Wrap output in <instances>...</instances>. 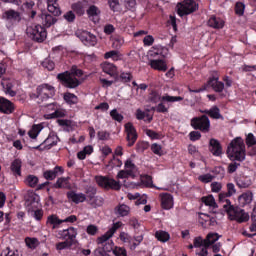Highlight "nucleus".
Instances as JSON below:
<instances>
[{"label": "nucleus", "mask_w": 256, "mask_h": 256, "mask_svg": "<svg viewBox=\"0 0 256 256\" xmlns=\"http://www.w3.org/2000/svg\"><path fill=\"white\" fill-rule=\"evenodd\" d=\"M213 179H215V176L207 173V174H204V175H200L198 177V180L201 181V183H211V181H213Z\"/></svg>", "instance_id": "55"}, {"label": "nucleus", "mask_w": 256, "mask_h": 256, "mask_svg": "<svg viewBox=\"0 0 256 256\" xmlns=\"http://www.w3.org/2000/svg\"><path fill=\"white\" fill-rule=\"evenodd\" d=\"M125 132L127 133L126 140L128 142L129 147H133L137 141V130L133 123L128 122L125 124Z\"/></svg>", "instance_id": "11"}, {"label": "nucleus", "mask_w": 256, "mask_h": 256, "mask_svg": "<svg viewBox=\"0 0 256 256\" xmlns=\"http://www.w3.org/2000/svg\"><path fill=\"white\" fill-rule=\"evenodd\" d=\"M25 243L29 249H37L39 247V240L37 238L27 237Z\"/></svg>", "instance_id": "44"}, {"label": "nucleus", "mask_w": 256, "mask_h": 256, "mask_svg": "<svg viewBox=\"0 0 256 256\" xmlns=\"http://www.w3.org/2000/svg\"><path fill=\"white\" fill-rule=\"evenodd\" d=\"M50 109H54V113L49 114V119H58L59 117H65V111L58 109L57 105H55Z\"/></svg>", "instance_id": "45"}, {"label": "nucleus", "mask_w": 256, "mask_h": 256, "mask_svg": "<svg viewBox=\"0 0 256 256\" xmlns=\"http://www.w3.org/2000/svg\"><path fill=\"white\" fill-rule=\"evenodd\" d=\"M114 211L116 215H119V217H127L131 212V208L125 204H119L115 207Z\"/></svg>", "instance_id": "29"}, {"label": "nucleus", "mask_w": 256, "mask_h": 256, "mask_svg": "<svg viewBox=\"0 0 256 256\" xmlns=\"http://www.w3.org/2000/svg\"><path fill=\"white\" fill-rule=\"evenodd\" d=\"M235 193H237L235 184L228 183L227 192H222L219 194V202L224 203L222 207L224 211H226L230 221H237V223H247V221H249V213L239 208V206L231 205V200L227 199V197H233Z\"/></svg>", "instance_id": "1"}, {"label": "nucleus", "mask_w": 256, "mask_h": 256, "mask_svg": "<svg viewBox=\"0 0 256 256\" xmlns=\"http://www.w3.org/2000/svg\"><path fill=\"white\" fill-rule=\"evenodd\" d=\"M113 251V241L111 242H106L103 247H99L94 250V255L95 256H101L103 253H111Z\"/></svg>", "instance_id": "27"}, {"label": "nucleus", "mask_w": 256, "mask_h": 256, "mask_svg": "<svg viewBox=\"0 0 256 256\" xmlns=\"http://www.w3.org/2000/svg\"><path fill=\"white\" fill-rule=\"evenodd\" d=\"M208 25H209V27H213V29H223L225 23L223 22V20H221V18L212 16L208 20Z\"/></svg>", "instance_id": "33"}, {"label": "nucleus", "mask_w": 256, "mask_h": 256, "mask_svg": "<svg viewBox=\"0 0 256 256\" xmlns=\"http://www.w3.org/2000/svg\"><path fill=\"white\" fill-rule=\"evenodd\" d=\"M204 113L212 119H221L223 117L221 116V110L217 106H213L210 110H205Z\"/></svg>", "instance_id": "37"}, {"label": "nucleus", "mask_w": 256, "mask_h": 256, "mask_svg": "<svg viewBox=\"0 0 256 256\" xmlns=\"http://www.w3.org/2000/svg\"><path fill=\"white\" fill-rule=\"evenodd\" d=\"M162 209H173V196L171 194H164L161 198Z\"/></svg>", "instance_id": "28"}, {"label": "nucleus", "mask_w": 256, "mask_h": 256, "mask_svg": "<svg viewBox=\"0 0 256 256\" xmlns=\"http://www.w3.org/2000/svg\"><path fill=\"white\" fill-rule=\"evenodd\" d=\"M155 237L158 241H161L162 243H167V241H169L170 239L169 233L163 230L157 231L155 233Z\"/></svg>", "instance_id": "41"}, {"label": "nucleus", "mask_w": 256, "mask_h": 256, "mask_svg": "<svg viewBox=\"0 0 256 256\" xmlns=\"http://www.w3.org/2000/svg\"><path fill=\"white\" fill-rule=\"evenodd\" d=\"M42 67H44V69H47L48 71H53V69H55V62H53V60H51L50 58H46L42 62Z\"/></svg>", "instance_id": "50"}, {"label": "nucleus", "mask_w": 256, "mask_h": 256, "mask_svg": "<svg viewBox=\"0 0 256 256\" xmlns=\"http://www.w3.org/2000/svg\"><path fill=\"white\" fill-rule=\"evenodd\" d=\"M221 189H223V184H221L220 182H212L211 183L212 193H219V191H221Z\"/></svg>", "instance_id": "61"}, {"label": "nucleus", "mask_w": 256, "mask_h": 256, "mask_svg": "<svg viewBox=\"0 0 256 256\" xmlns=\"http://www.w3.org/2000/svg\"><path fill=\"white\" fill-rule=\"evenodd\" d=\"M73 247V243L69 242V240H65L63 242H59L56 244L57 251H63L64 249H71Z\"/></svg>", "instance_id": "47"}, {"label": "nucleus", "mask_w": 256, "mask_h": 256, "mask_svg": "<svg viewBox=\"0 0 256 256\" xmlns=\"http://www.w3.org/2000/svg\"><path fill=\"white\" fill-rule=\"evenodd\" d=\"M209 145H210V151L216 157H219V155L223 153V148L221 147V143H219L217 139H213V138L210 139Z\"/></svg>", "instance_id": "26"}, {"label": "nucleus", "mask_w": 256, "mask_h": 256, "mask_svg": "<svg viewBox=\"0 0 256 256\" xmlns=\"http://www.w3.org/2000/svg\"><path fill=\"white\" fill-rule=\"evenodd\" d=\"M0 111L6 115H11V113L15 111V106L11 103V101L0 97Z\"/></svg>", "instance_id": "17"}, {"label": "nucleus", "mask_w": 256, "mask_h": 256, "mask_svg": "<svg viewBox=\"0 0 256 256\" xmlns=\"http://www.w3.org/2000/svg\"><path fill=\"white\" fill-rule=\"evenodd\" d=\"M26 35L36 43H43L47 39V30L41 25L28 26Z\"/></svg>", "instance_id": "6"}, {"label": "nucleus", "mask_w": 256, "mask_h": 256, "mask_svg": "<svg viewBox=\"0 0 256 256\" xmlns=\"http://www.w3.org/2000/svg\"><path fill=\"white\" fill-rule=\"evenodd\" d=\"M91 207L97 209V207H101L103 205V198L100 196H95L90 202H88Z\"/></svg>", "instance_id": "48"}, {"label": "nucleus", "mask_w": 256, "mask_h": 256, "mask_svg": "<svg viewBox=\"0 0 256 256\" xmlns=\"http://www.w3.org/2000/svg\"><path fill=\"white\" fill-rule=\"evenodd\" d=\"M245 143H246V147H247V155H249L250 157H253L256 155V137L255 135H253V133H249L246 136L245 139Z\"/></svg>", "instance_id": "14"}, {"label": "nucleus", "mask_w": 256, "mask_h": 256, "mask_svg": "<svg viewBox=\"0 0 256 256\" xmlns=\"http://www.w3.org/2000/svg\"><path fill=\"white\" fill-rule=\"evenodd\" d=\"M113 254L115 256H127V250L125 248H121V247H116L113 250Z\"/></svg>", "instance_id": "62"}, {"label": "nucleus", "mask_w": 256, "mask_h": 256, "mask_svg": "<svg viewBox=\"0 0 256 256\" xmlns=\"http://www.w3.org/2000/svg\"><path fill=\"white\" fill-rule=\"evenodd\" d=\"M237 186L240 189H247L248 187H251V180L247 178H240L239 180H237Z\"/></svg>", "instance_id": "49"}, {"label": "nucleus", "mask_w": 256, "mask_h": 256, "mask_svg": "<svg viewBox=\"0 0 256 256\" xmlns=\"http://www.w3.org/2000/svg\"><path fill=\"white\" fill-rule=\"evenodd\" d=\"M55 145H57V137L55 136H48L43 144H40L36 147H34V149H38V151H44V149H51V147H55Z\"/></svg>", "instance_id": "18"}, {"label": "nucleus", "mask_w": 256, "mask_h": 256, "mask_svg": "<svg viewBox=\"0 0 256 256\" xmlns=\"http://www.w3.org/2000/svg\"><path fill=\"white\" fill-rule=\"evenodd\" d=\"M1 85L4 89V92L7 95H10V97H15V95H17V92L13 91V82H11V80H3Z\"/></svg>", "instance_id": "30"}, {"label": "nucleus", "mask_w": 256, "mask_h": 256, "mask_svg": "<svg viewBox=\"0 0 256 256\" xmlns=\"http://www.w3.org/2000/svg\"><path fill=\"white\" fill-rule=\"evenodd\" d=\"M199 223L204 229H208V227H215L217 220L206 213H199Z\"/></svg>", "instance_id": "15"}, {"label": "nucleus", "mask_w": 256, "mask_h": 256, "mask_svg": "<svg viewBox=\"0 0 256 256\" xmlns=\"http://www.w3.org/2000/svg\"><path fill=\"white\" fill-rule=\"evenodd\" d=\"M208 87H212V89L216 93H222V91L225 89V84L221 81H219L218 76L210 77L207 82Z\"/></svg>", "instance_id": "16"}, {"label": "nucleus", "mask_w": 256, "mask_h": 256, "mask_svg": "<svg viewBox=\"0 0 256 256\" xmlns=\"http://www.w3.org/2000/svg\"><path fill=\"white\" fill-rule=\"evenodd\" d=\"M238 199L242 205H249V203L253 201V193L251 192L243 193L242 195L239 196Z\"/></svg>", "instance_id": "38"}, {"label": "nucleus", "mask_w": 256, "mask_h": 256, "mask_svg": "<svg viewBox=\"0 0 256 256\" xmlns=\"http://www.w3.org/2000/svg\"><path fill=\"white\" fill-rule=\"evenodd\" d=\"M80 41L83 42L86 47H95L97 45V37L91 32L82 31L78 33Z\"/></svg>", "instance_id": "12"}, {"label": "nucleus", "mask_w": 256, "mask_h": 256, "mask_svg": "<svg viewBox=\"0 0 256 256\" xmlns=\"http://www.w3.org/2000/svg\"><path fill=\"white\" fill-rule=\"evenodd\" d=\"M35 199V195H31L26 199V209L28 213H31L33 215L36 221H41V219H43V210L37 209L39 202H37Z\"/></svg>", "instance_id": "8"}, {"label": "nucleus", "mask_w": 256, "mask_h": 256, "mask_svg": "<svg viewBox=\"0 0 256 256\" xmlns=\"http://www.w3.org/2000/svg\"><path fill=\"white\" fill-rule=\"evenodd\" d=\"M58 0H48V12L54 15V17H59L61 15V8H59Z\"/></svg>", "instance_id": "24"}, {"label": "nucleus", "mask_w": 256, "mask_h": 256, "mask_svg": "<svg viewBox=\"0 0 256 256\" xmlns=\"http://www.w3.org/2000/svg\"><path fill=\"white\" fill-rule=\"evenodd\" d=\"M55 96V88L48 84H43L37 88V98L39 99L38 103L42 107H48L52 109L57 103L51 102V99Z\"/></svg>", "instance_id": "5"}, {"label": "nucleus", "mask_w": 256, "mask_h": 256, "mask_svg": "<svg viewBox=\"0 0 256 256\" xmlns=\"http://www.w3.org/2000/svg\"><path fill=\"white\" fill-rule=\"evenodd\" d=\"M64 101H66V103L69 105H75L77 104L78 98L75 94L67 92L64 94Z\"/></svg>", "instance_id": "42"}, {"label": "nucleus", "mask_w": 256, "mask_h": 256, "mask_svg": "<svg viewBox=\"0 0 256 256\" xmlns=\"http://www.w3.org/2000/svg\"><path fill=\"white\" fill-rule=\"evenodd\" d=\"M190 141H199L201 139V132L199 131H192L189 134Z\"/></svg>", "instance_id": "64"}, {"label": "nucleus", "mask_w": 256, "mask_h": 256, "mask_svg": "<svg viewBox=\"0 0 256 256\" xmlns=\"http://www.w3.org/2000/svg\"><path fill=\"white\" fill-rule=\"evenodd\" d=\"M102 70L107 75H110V77L117 79L118 74H117V66L116 65L106 62V63L102 64Z\"/></svg>", "instance_id": "22"}, {"label": "nucleus", "mask_w": 256, "mask_h": 256, "mask_svg": "<svg viewBox=\"0 0 256 256\" xmlns=\"http://www.w3.org/2000/svg\"><path fill=\"white\" fill-rule=\"evenodd\" d=\"M227 155L232 159V161H245L247 153L243 138L236 137L230 142L227 148Z\"/></svg>", "instance_id": "4"}, {"label": "nucleus", "mask_w": 256, "mask_h": 256, "mask_svg": "<svg viewBox=\"0 0 256 256\" xmlns=\"http://www.w3.org/2000/svg\"><path fill=\"white\" fill-rule=\"evenodd\" d=\"M151 151L152 153H154L155 155H163V150L161 148V145L157 144V143H154L151 145Z\"/></svg>", "instance_id": "59"}, {"label": "nucleus", "mask_w": 256, "mask_h": 256, "mask_svg": "<svg viewBox=\"0 0 256 256\" xmlns=\"http://www.w3.org/2000/svg\"><path fill=\"white\" fill-rule=\"evenodd\" d=\"M235 13L241 17L245 13V4L243 2H237L235 5Z\"/></svg>", "instance_id": "54"}, {"label": "nucleus", "mask_w": 256, "mask_h": 256, "mask_svg": "<svg viewBox=\"0 0 256 256\" xmlns=\"http://www.w3.org/2000/svg\"><path fill=\"white\" fill-rule=\"evenodd\" d=\"M216 241H219V234L209 233L204 239V247H211Z\"/></svg>", "instance_id": "35"}, {"label": "nucleus", "mask_w": 256, "mask_h": 256, "mask_svg": "<svg viewBox=\"0 0 256 256\" xmlns=\"http://www.w3.org/2000/svg\"><path fill=\"white\" fill-rule=\"evenodd\" d=\"M23 165V162L21 159H15L10 166V169L13 173V175H18V177H21V167Z\"/></svg>", "instance_id": "32"}, {"label": "nucleus", "mask_w": 256, "mask_h": 256, "mask_svg": "<svg viewBox=\"0 0 256 256\" xmlns=\"http://www.w3.org/2000/svg\"><path fill=\"white\" fill-rule=\"evenodd\" d=\"M0 256H20V255L18 250H11L10 247H7L1 252Z\"/></svg>", "instance_id": "53"}, {"label": "nucleus", "mask_w": 256, "mask_h": 256, "mask_svg": "<svg viewBox=\"0 0 256 256\" xmlns=\"http://www.w3.org/2000/svg\"><path fill=\"white\" fill-rule=\"evenodd\" d=\"M202 203H204V205H207L208 207L217 209V202H215V198L213 197V195L202 197Z\"/></svg>", "instance_id": "39"}, {"label": "nucleus", "mask_w": 256, "mask_h": 256, "mask_svg": "<svg viewBox=\"0 0 256 256\" xmlns=\"http://www.w3.org/2000/svg\"><path fill=\"white\" fill-rule=\"evenodd\" d=\"M150 67L156 71H167V64L163 60H150Z\"/></svg>", "instance_id": "31"}, {"label": "nucleus", "mask_w": 256, "mask_h": 256, "mask_svg": "<svg viewBox=\"0 0 256 256\" xmlns=\"http://www.w3.org/2000/svg\"><path fill=\"white\" fill-rule=\"evenodd\" d=\"M58 235H60V239H66V241L75 245L77 229H75L74 227H69L68 229L60 230Z\"/></svg>", "instance_id": "13"}, {"label": "nucleus", "mask_w": 256, "mask_h": 256, "mask_svg": "<svg viewBox=\"0 0 256 256\" xmlns=\"http://www.w3.org/2000/svg\"><path fill=\"white\" fill-rule=\"evenodd\" d=\"M47 223L49 225H53V229H55V227H57V225H61V223H63V221L59 220V218L55 215H51L48 217Z\"/></svg>", "instance_id": "51"}, {"label": "nucleus", "mask_w": 256, "mask_h": 256, "mask_svg": "<svg viewBox=\"0 0 256 256\" xmlns=\"http://www.w3.org/2000/svg\"><path fill=\"white\" fill-rule=\"evenodd\" d=\"M96 181L98 185L104 189H114L115 191H119L121 189V184L119 182L107 176H99Z\"/></svg>", "instance_id": "10"}, {"label": "nucleus", "mask_w": 256, "mask_h": 256, "mask_svg": "<svg viewBox=\"0 0 256 256\" xmlns=\"http://www.w3.org/2000/svg\"><path fill=\"white\" fill-rule=\"evenodd\" d=\"M63 173V167L56 166L53 170H47L43 173L44 178L47 179V181H53L59 175Z\"/></svg>", "instance_id": "23"}, {"label": "nucleus", "mask_w": 256, "mask_h": 256, "mask_svg": "<svg viewBox=\"0 0 256 256\" xmlns=\"http://www.w3.org/2000/svg\"><path fill=\"white\" fill-rule=\"evenodd\" d=\"M177 13L180 17H185V15H191L199 9V5L194 0H184L177 5Z\"/></svg>", "instance_id": "7"}, {"label": "nucleus", "mask_w": 256, "mask_h": 256, "mask_svg": "<svg viewBox=\"0 0 256 256\" xmlns=\"http://www.w3.org/2000/svg\"><path fill=\"white\" fill-rule=\"evenodd\" d=\"M39 183V178L35 175H28L25 180V184L28 185V187L35 188L37 187V184Z\"/></svg>", "instance_id": "40"}, {"label": "nucleus", "mask_w": 256, "mask_h": 256, "mask_svg": "<svg viewBox=\"0 0 256 256\" xmlns=\"http://www.w3.org/2000/svg\"><path fill=\"white\" fill-rule=\"evenodd\" d=\"M67 197L68 199H70V201H73V203H76V205L87 201V196L83 193L77 194L73 191H70L67 193Z\"/></svg>", "instance_id": "21"}, {"label": "nucleus", "mask_w": 256, "mask_h": 256, "mask_svg": "<svg viewBox=\"0 0 256 256\" xmlns=\"http://www.w3.org/2000/svg\"><path fill=\"white\" fill-rule=\"evenodd\" d=\"M121 165H123V162L121 159L115 158V156H113V158L108 163V167H111L112 169L114 167H121Z\"/></svg>", "instance_id": "56"}, {"label": "nucleus", "mask_w": 256, "mask_h": 256, "mask_svg": "<svg viewBox=\"0 0 256 256\" xmlns=\"http://www.w3.org/2000/svg\"><path fill=\"white\" fill-rule=\"evenodd\" d=\"M97 195V189L95 187L89 186L86 189V201L89 203Z\"/></svg>", "instance_id": "46"}, {"label": "nucleus", "mask_w": 256, "mask_h": 256, "mask_svg": "<svg viewBox=\"0 0 256 256\" xmlns=\"http://www.w3.org/2000/svg\"><path fill=\"white\" fill-rule=\"evenodd\" d=\"M191 125L193 129H198L202 133H208L209 127H211V122L207 115H202L201 117H195L191 120Z\"/></svg>", "instance_id": "9"}, {"label": "nucleus", "mask_w": 256, "mask_h": 256, "mask_svg": "<svg viewBox=\"0 0 256 256\" xmlns=\"http://www.w3.org/2000/svg\"><path fill=\"white\" fill-rule=\"evenodd\" d=\"M111 237H113V235L109 231H107L103 236L98 238V245H103V243H107V241H109Z\"/></svg>", "instance_id": "57"}, {"label": "nucleus", "mask_w": 256, "mask_h": 256, "mask_svg": "<svg viewBox=\"0 0 256 256\" xmlns=\"http://www.w3.org/2000/svg\"><path fill=\"white\" fill-rule=\"evenodd\" d=\"M6 21H21V14L15 10H7L2 14Z\"/></svg>", "instance_id": "25"}, {"label": "nucleus", "mask_w": 256, "mask_h": 256, "mask_svg": "<svg viewBox=\"0 0 256 256\" xmlns=\"http://www.w3.org/2000/svg\"><path fill=\"white\" fill-rule=\"evenodd\" d=\"M75 12L73 11H68L64 14V19L68 22V23H73L75 21Z\"/></svg>", "instance_id": "60"}, {"label": "nucleus", "mask_w": 256, "mask_h": 256, "mask_svg": "<svg viewBox=\"0 0 256 256\" xmlns=\"http://www.w3.org/2000/svg\"><path fill=\"white\" fill-rule=\"evenodd\" d=\"M72 11L78 15V17H82L85 15V4L83 2H76L71 5Z\"/></svg>", "instance_id": "34"}, {"label": "nucleus", "mask_w": 256, "mask_h": 256, "mask_svg": "<svg viewBox=\"0 0 256 256\" xmlns=\"http://www.w3.org/2000/svg\"><path fill=\"white\" fill-rule=\"evenodd\" d=\"M129 177L135 179V173L132 170H121L117 174L118 179H129Z\"/></svg>", "instance_id": "43"}, {"label": "nucleus", "mask_w": 256, "mask_h": 256, "mask_svg": "<svg viewBox=\"0 0 256 256\" xmlns=\"http://www.w3.org/2000/svg\"><path fill=\"white\" fill-rule=\"evenodd\" d=\"M56 189H71V184H69V178H58L57 182L54 184Z\"/></svg>", "instance_id": "36"}, {"label": "nucleus", "mask_w": 256, "mask_h": 256, "mask_svg": "<svg viewBox=\"0 0 256 256\" xmlns=\"http://www.w3.org/2000/svg\"><path fill=\"white\" fill-rule=\"evenodd\" d=\"M110 116L112 117V119L114 121H118V123H121V121H123V116L121 114H119V112L117 111V109H113L110 112Z\"/></svg>", "instance_id": "58"}, {"label": "nucleus", "mask_w": 256, "mask_h": 256, "mask_svg": "<svg viewBox=\"0 0 256 256\" xmlns=\"http://www.w3.org/2000/svg\"><path fill=\"white\" fill-rule=\"evenodd\" d=\"M98 231H99V228H97V226L93 224H90L86 229V233H88V235H97Z\"/></svg>", "instance_id": "63"}, {"label": "nucleus", "mask_w": 256, "mask_h": 256, "mask_svg": "<svg viewBox=\"0 0 256 256\" xmlns=\"http://www.w3.org/2000/svg\"><path fill=\"white\" fill-rule=\"evenodd\" d=\"M119 57H120L119 51L117 50H112L104 54L105 59H114V61H117Z\"/></svg>", "instance_id": "52"}, {"label": "nucleus", "mask_w": 256, "mask_h": 256, "mask_svg": "<svg viewBox=\"0 0 256 256\" xmlns=\"http://www.w3.org/2000/svg\"><path fill=\"white\" fill-rule=\"evenodd\" d=\"M86 13L89 17V19L93 20L94 23H99V15H101V10H99V7L95 5H91L87 10Z\"/></svg>", "instance_id": "20"}, {"label": "nucleus", "mask_w": 256, "mask_h": 256, "mask_svg": "<svg viewBox=\"0 0 256 256\" xmlns=\"http://www.w3.org/2000/svg\"><path fill=\"white\" fill-rule=\"evenodd\" d=\"M148 101L150 103H160L156 106L157 113H169V107L165 106V103H175L177 101H183L181 96H170L169 94H164L161 96L156 90H152L148 94Z\"/></svg>", "instance_id": "3"}, {"label": "nucleus", "mask_w": 256, "mask_h": 256, "mask_svg": "<svg viewBox=\"0 0 256 256\" xmlns=\"http://www.w3.org/2000/svg\"><path fill=\"white\" fill-rule=\"evenodd\" d=\"M77 77H83V70L73 65L70 71L59 73L56 79H58L61 85H63V87H66V89H77V87L81 85V82L79 81V79H77Z\"/></svg>", "instance_id": "2"}, {"label": "nucleus", "mask_w": 256, "mask_h": 256, "mask_svg": "<svg viewBox=\"0 0 256 256\" xmlns=\"http://www.w3.org/2000/svg\"><path fill=\"white\" fill-rule=\"evenodd\" d=\"M40 19L42 20V25H44L47 29H49V27H52V25H55V23H57V18L48 13H41Z\"/></svg>", "instance_id": "19"}]
</instances>
